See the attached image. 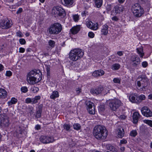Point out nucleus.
<instances>
[{
	"instance_id": "obj_1",
	"label": "nucleus",
	"mask_w": 152,
	"mask_h": 152,
	"mask_svg": "<svg viewBox=\"0 0 152 152\" xmlns=\"http://www.w3.org/2000/svg\"><path fill=\"white\" fill-rule=\"evenodd\" d=\"M26 77L28 83L29 84L34 85L41 80L42 75L40 70L34 69L28 72Z\"/></svg>"
},
{
	"instance_id": "obj_2",
	"label": "nucleus",
	"mask_w": 152,
	"mask_h": 152,
	"mask_svg": "<svg viewBox=\"0 0 152 152\" xmlns=\"http://www.w3.org/2000/svg\"><path fill=\"white\" fill-rule=\"evenodd\" d=\"M93 134L96 139L99 140H103L107 137L108 131L104 126L97 125L94 128Z\"/></svg>"
},
{
	"instance_id": "obj_3",
	"label": "nucleus",
	"mask_w": 152,
	"mask_h": 152,
	"mask_svg": "<svg viewBox=\"0 0 152 152\" xmlns=\"http://www.w3.org/2000/svg\"><path fill=\"white\" fill-rule=\"evenodd\" d=\"M84 54V52L81 49H75L69 52V58L70 60L75 61L82 57Z\"/></svg>"
},
{
	"instance_id": "obj_4",
	"label": "nucleus",
	"mask_w": 152,
	"mask_h": 152,
	"mask_svg": "<svg viewBox=\"0 0 152 152\" xmlns=\"http://www.w3.org/2000/svg\"><path fill=\"white\" fill-rule=\"evenodd\" d=\"M62 27L61 24L58 23H55L51 25L48 29L47 31L51 34L56 35L61 32Z\"/></svg>"
},
{
	"instance_id": "obj_5",
	"label": "nucleus",
	"mask_w": 152,
	"mask_h": 152,
	"mask_svg": "<svg viewBox=\"0 0 152 152\" xmlns=\"http://www.w3.org/2000/svg\"><path fill=\"white\" fill-rule=\"evenodd\" d=\"M132 10L134 15L138 18L141 16L144 13L143 9L138 3H136L132 6Z\"/></svg>"
},
{
	"instance_id": "obj_6",
	"label": "nucleus",
	"mask_w": 152,
	"mask_h": 152,
	"mask_svg": "<svg viewBox=\"0 0 152 152\" xmlns=\"http://www.w3.org/2000/svg\"><path fill=\"white\" fill-rule=\"evenodd\" d=\"M137 80H139L137 81V85L139 87H141V89L143 90L145 89L148 84L149 82L148 78L145 76L141 75L139 76Z\"/></svg>"
},
{
	"instance_id": "obj_7",
	"label": "nucleus",
	"mask_w": 152,
	"mask_h": 152,
	"mask_svg": "<svg viewBox=\"0 0 152 152\" xmlns=\"http://www.w3.org/2000/svg\"><path fill=\"white\" fill-rule=\"evenodd\" d=\"M10 124L9 117L5 114L0 115V125L2 127H8Z\"/></svg>"
},
{
	"instance_id": "obj_8",
	"label": "nucleus",
	"mask_w": 152,
	"mask_h": 152,
	"mask_svg": "<svg viewBox=\"0 0 152 152\" xmlns=\"http://www.w3.org/2000/svg\"><path fill=\"white\" fill-rule=\"evenodd\" d=\"M52 13L54 15L55 17L58 16L63 18L66 15V12L64 10L62 7H57L53 9Z\"/></svg>"
},
{
	"instance_id": "obj_9",
	"label": "nucleus",
	"mask_w": 152,
	"mask_h": 152,
	"mask_svg": "<svg viewBox=\"0 0 152 152\" xmlns=\"http://www.w3.org/2000/svg\"><path fill=\"white\" fill-rule=\"evenodd\" d=\"M121 102L118 99H114L110 100L109 103V106L110 109L113 110H116L121 105Z\"/></svg>"
},
{
	"instance_id": "obj_10",
	"label": "nucleus",
	"mask_w": 152,
	"mask_h": 152,
	"mask_svg": "<svg viewBox=\"0 0 152 152\" xmlns=\"http://www.w3.org/2000/svg\"><path fill=\"white\" fill-rule=\"evenodd\" d=\"M12 25V21L7 18L2 19L0 22V27L2 29H7L11 27Z\"/></svg>"
},
{
	"instance_id": "obj_11",
	"label": "nucleus",
	"mask_w": 152,
	"mask_h": 152,
	"mask_svg": "<svg viewBox=\"0 0 152 152\" xmlns=\"http://www.w3.org/2000/svg\"><path fill=\"white\" fill-rule=\"evenodd\" d=\"M87 108L89 113L91 114H94L95 113V107L94 104L90 101H87L86 102Z\"/></svg>"
},
{
	"instance_id": "obj_12",
	"label": "nucleus",
	"mask_w": 152,
	"mask_h": 152,
	"mask_svg": "<svg viewBox=\"0 0 152 152\" xmlns=\"http://www.w3.org/2000/svg\"><path fill=\"white\" fill-rule=\"evenodd\" d=\"M41 142L44 144H47L52 142L54 141L53 137H52L42 136L40 138Z\"/></svg>"
},
{
	"instance_id": "obj_13",
	"label": "nucleus",
	"mask_w": 152,
	"mask_h": 152,
	"mask_svg": "<svg viewBox=\"0 0 152 152\" xmlns=\"http://www.w3.org/2000/svg\"><path fill=\"white\" fill-rule=\"evenodd\" d=\"M141 111L142 114L146 117H150L152 116V112L147 107H142Z\"/></svg>"
},
{
	"instance_id": "obj_14",
	"label": "nucleus",
	"mask_w": 152,
	"mask_h": 152,
	"mask_svg": "<svg viewBox=\"0 0 152 152\" xmlns=\"http://www.w3.org/2000/svg\"><path fill=\"white\" fill-rule=\"evenodd\" d=\"M41 97L40 96H36L34 98H28L25 100V102L26 103H31L32 104L37 103L38 101L40 99Z\"/></svg>"
},
{
	"instance_id": "obj_15",
	"label": "nucleus",
	"mask_w": 152,
	"mask_h": 152,
	"mask_svg": "<svg viewBox=\"0 0 152 152\" xmlns=\"http://www.w3.org/2000/svg\"><path fill=\"white\" fill-rule=\"evenodd\" d=\"M87 26L89 28L93 30H96L98 29V24L97 23H93L92 21L87 22Z\"/></svg>"
},
{
	"instance_id": "obj_16",
	"label": "nucleus",
	"mask_w": 152,
	"mask_h": 152,
	"mask_svg": "<svg viewBox=\"0 0 152 152\" xmlns=\"http://www.w3.org/2000/svg\"><path fill=\"white\" fill-rule=\"evenodd\" d=\"M102 87H98L95 88L91 89L90 92L93 94L97 95L102 94Z\"/></svg>"
},
{
	"instance_id": "obj_17",
	"label": "nucleus",
	"mask_w": 152,
	"mask_h": 152,
	"mask_svg": "<svg viewBox=\"0 0 152 152\" xmlns=\"http://www.w3.org/2000/svg\"><path fill=\"white\" fill-rule=\"evenodd\" d=\"M129 101L133 103H136L138 104L137 95L136 94H131L129 97Z\"/></svg>"
},
{
	"instance_id": "obj_18",
	"label": "nucleus",
	"mask_w": 152,
	"mask_h": 152,
	"mask_svg": "<svg viewBox=\"0 0 152 152\" xmlns=\"http://www.w3.org/2000/svg\"><path fill=\"white\" fill-rule=\"evenodd\" d=\"M124 10L123 7L120 5L118 4L116 5L114 7V11L116 13H120L122 12Z\"/></svg>"
},
{
	"instance_id": "obj_19",
	"label": "nucleus",
	"mask_w": 152,
	"mask_h": 152,
	"mask_svg": "<svg viewBox=\"0 0 152 152\" xmlns=\"http://www.w3.org/2000/svg\"><path fill=\"white\" fill-rule=\"evenodd\" d=\"M104 74V71L101 69L95 70L92 73V75L95 77L100 76L103 75Z\"/></svg>"
},
{
	"instance_id": "obj_20",
	"label": "nucleus",
	"mask_w": 152,
	"mask_h": 152,
	"mask_svg": "<svg viewBox=\"0 0 152 152\" xmlns=\"http://www.w3.org/2000/svg\"><path fill=\"white\" fill-rule=\"evenodd\" d=\"M131 60L134 65H137L140 63V60L137 56H132Z\"/></svg>"
},
{
	"instance_id": "obj_21",
	"label": "nucleus",
	"mask_w": 152,
	"mask_h": 152,
	"mask_svg": "<svg viewBox=\"0 0 152 152\" xmlns=\"http://www.w3.org/2000/svg\"><path fill=\"white\" fill-rule=\"evenodd\" d=\"M80 30V26L77 25L72 27L70 29V31L72 34H77Z\"/></svg>"
},
{
	"instance_id": "obj_22",
	"label": "nucleus",
	"mask_w": 152,
	"mask_h": 152,
	"mask_svg": "<svg viewBox=\"0 0 152 152\" xmlns=\"http://www.w3.org/2000/svg\"><path fill=\"white\" fill-rule=\"evenodd\" d=\"M42 105L41 104L39 106L37 109V112L35 115V117L38 118L40 117L41 113L42 111Z\"/></svg>"
},
{
	"instance_id": "obj_23",
	"label": "nucleus",
	"mask_w": 152,
	"mask_h": 152,
	"mask_svg": "<svg viewBox=\"0 0 152 152\" xmlns=\"http://www.w3.org/2000/svg\"><path fill=\"white\" fill-rule=\"evenodd\" d=\"M108 26L107 24H105L102 26L101 29V34L104 35H106L108 32Z\"/></svg>"
},
{
	"instance_id": "obj_24",
	"label": "nucleus",
	"mask_w": 152,
	"mask_h": 152,
	"mask_svg": "<svg viewBox=\"0 0 152 152\" xmlns=\"http://www.w3.org/2000/svg\"><path fill=\"white\" fill-rule=\"evenodd\" d=\"M140 117V115L138 112H135L133 113V123L136 124L138 121V119Z\"/></svg>"
},
{
	"instance_id": "obj_25",
	"label": "nucleus",
	"mask_w": 152,
	"mask_h": 152,
	"mask_svg": "<svg viewBox=\"0 0 152 152\" xmlns=\"http://www.w3.org/2000/svg\"><path fill=\"white\" fill-rule=\"evenodd\" d=\"M118 137L120 138H122L124 136V129L122 128H119L118 130Z\"/></svg>"
},
{
	"instance_id": "obj_26",
	"label": "nucleus",
	"mask_w": 152,
	"mask_h": 152,
	"mask_svg": "<svg viewBox=\"0 0 152 152\" xmlns=\"http://www.w3.org/2000/svg\"><path fill=\"white\" fill-rule=\"evenodd\" d=\"M7 94L6 91L4 89L0 88V98H4Z\"/></svg>"
},
{
	"instance_id": "obj_27",
	"label": "nucleus",
	"mask_w": 152,
	"mask_h": 152,
	"mask_svg": "<svg viewBox=\"0 0 152 152\" xmlns=\"http://www.w3.org/2000/svg\"><path fill=\"white\" fill-rule=\"evenodd\" d=\"M61 1H63L64 4L67 6H72L74 3V0H61Z\"/></svg>"
},
{
	"instance_id": "obj_28",
	"label": "nucleus",
	"mask_w": 152,
	"mask_h": 152,
	"mask_svg": "<svg viewBox=\"0 0 152 152\" xmlns=\"http://www.w3.org/2000/svg\"><path fill=\"white\" fill-rule=\"evenodd\" d=\"M137 52L138 53L140 57L141 58H142L144 55L143 47H141L140 48H137Z\"/></svg>"
},
{
	"instance_id": "obj_29",
	"label": "nucleus",
	"mask_w": 152,
	"mask_h": 152,
	"mask_svg": "<svg viewBox=\"0 0 152 152\" xmlns=\"http://www.w3.org/2000/svg\"><path fill=\"white\" fill-rule=\"evenodd\" d=\"M59 94L58 91H53L50 96V98L51 99H54L59 96Z\"/></svg>"
},
{
	"instance_id": "obj_30",
	"label": "nucleus",
	"mask_w": 152,
	"mask_h": 152,
	"mask_svg": "<svg viewBox=\"0 0 152 152\" xmlns=\"http://www.w3.org/2000/svg\"><path fill=\"white\" fill-rule=\"evenodd\" d=\"M106 148L107 150L113 152H115L117 151V149L110 145H107Z\"/></svg>"
},
{
	"instance_id": "obj_31",
	"label": "nucleus",
	"mask_w": 152,
	"mask_h": 152,
	"mask_svg": "<svg viewBox=\"0 0 152 152\" xmlns=\"http://www.w3.org/2000/svg\"><path fill=\"white\" fill-rule=\"evenodd\" d=\"M96 5L97 8L100 7L102 5V0H94Z\"/></svg>"
},
{
	"instance_id": "obj_32",
	"label": "nucleus",
	"mask_w": 152,
	"mask_h": 152,
	"mask_svg": "<svg viewBox=\"0 0 152 152\" xmlns=\"http://www.w3.org/2000/svg\"><path fill=\"white\" fill-rule=\"evenodd\" d=\"M145 96L143 94H141L139 96H137L138 104L141 102L142 100H145Z\"/></svg>"
},
{
	"instance_id": "obj_33",
	"label": "nucleus",
	"mask_w": 152,
	"mask_h": 152,
	"mask_svg": "<svg viewBox=\"0 0 152 152\" xmlns=\"http://www.w3.org/2000/svg\"><path fill=\"white\" fill-rule=\"evenodd\" d=\"M109 92V88L107 87H102V94L103 95H105Z\"/></svg>"
},
{
	"instance_id": "obj_34",
	"label": "nucleus",
	"mask_w": 152,
	"mask_h": 152,
	"mask_svg": "<svg viewBox=\"0 0 152 152\" xmlns=\"http://www.w3.org/2000/svg\"><path fill=\"white\" fill-rule=\"evenodd\" d=\"M17 100L15 98H12L10 101L8 102V104L10 105L12 104H15L17 102Z\"/></svg>"
},
{
	"instance_id": "obj_35",
	"label": "nucleus",
	"mask_w": 152,
	"mask_h": 152,
	"mask_svg": "<svg viewBox=\"0 0 152 152\" xmlns=\"http://www.w3.org/2000/svg\"><path fill=\"white\" fill-rule=\"evenodd\" d=\"M73 19L75 22H77L79 20V16L77 14L73 15Z\"/></svg>"
},
{
	"instance_id": "obj_36",
	"label": "nucleus",
	"mask_w": 152,
	"mask_h": 152,
	"mask_svg": "<svg viewBox=\"0 0 152 152\" xmlns=\"http://www.w3.org/2000/svg\"><path fill=\"white\" fill-rule=\"evenodd\" d=\"M55 42L52 40H50L48 42V44L52 48H53L55 45Z\"/></svg>"
},
{
	"instance_id": "obj_37",
	"label": "nucleus",
	"mask_w": 152,
	"mask_h": 152,
	"mask_svg": "<svg viewBox=\"0 0 152 152\" xmlns=\"http://www.w3.org/2000/svg\"><path fill=\"white\" fill-rule=\"evenodd\" d=\"M144 123L148 124L150 126L152 127V121L148 120H145L143 121Z\"/></svg>"
},
{
	"instance_id": "obj_38",
	"label": "nucleus",
	"mask_w": 152,
	"mask_h": 152,
	"mask_svg": "<svg viewBox=\"0 0 152 152\" xmlns=\"http://www.w3.org/2000/svg\"><path fill=\"white\" fill-rule=\"evenodd\" d=\"M23 129H22L20 127H19L16 130L17 133L18 134H22L23 132Z\"/></svg>"
},
{
	"instance_id": "obj_39",
	"label": "nucleus",
	"mask_w": 152,
	"mask_h": 152,
	"mask_svg": "<svg viewBox=\"0 0 152 152\" xmlns=\"http://www.w3.org/2000/svg\"><path fill=\"white\" fill-rule=\"evenodd\" d=\"M73 127L74 129L77 130H79L80 128V124H75L73 125Z\"/></svg>"
},
{
	"instance_id": "obj_40",
	"label": "nucleus",
	"mask_w": 152,
	"mask_h": 152,
	"mask_svg": "<svg viewBox=\"0 0 152 152\" xmlns=\"http://www.w3.org/2000/svg\"><path fill=\"white\" fill-rule=\"evenodd\" d=\"M137 134V133L136 130H132L130 133V136L133 137H135Z\"/></svg>"
},
{
	"instance_id": "obj_41",
	"label": "nucleus",
	"mask_w": 152,
	"mask_h": 152,
	"mask_svg": "<svg viewBox=\"0 0 152 152\" xmlns=\"http://www.w3.org/2000/svg\"><path fill=\"white\" fill-rule=\"evenodd\" d=\"M121 79L118 78H114L113 81L115 83L120 84L121 82Z\"/></svg>"
},
{
	"instance_id": "obj_42",
	"label": "nucleus",
	"mask_w": 152,
	"mask_h": 152,
	"mask_svg": "<svg viewBox=\"0 0 152 152\" xmlns=\"http://www.w3.org/2000/svg\"><path fill=\"white\" fill-rule=\"evenodd\" d=\"M31 90L34 93H37L39 89L37 87L34 86L32 88Z\"/></svg>"
},
{
	"instance_id": "obj_43",
	"label": "nucleus",
	"mask_w": 152,
	"mask_h": 152,
	"mask_svg": "<svg viewBox=\"0 0 152 152\" xmlns=\"http://www.w3.org/2000/svg\"><path fill=\"white\" fill-rule=\"evenodd\" d=\"M63 127L64 129H65L67 131H69L70 128L69 125L68 124H64L63 125Z\"/></svg>"
},
{
	"instance_id": "obj_44",
	"label": "nucleus",
	"mask_w": 152,
	"mask_h": 152,
	"mask_svg": "<svg viewBox=\"0 0 152 152\" xmlns=\"http://www.w3.org/2000/svg\"><path fill=\"white\" fill-rule=\"evenodd\" d=\"M21 91L23 93H26L28 91V88L26 87H23L21 88Z\"/></svg>"
},
{
	"instance_id": "obj_45",
	"label": "nucleus",
	"mask_w": 152,
	"mask_h": 152,
	"mask_svg": "<svg viewBox=\"0 0 152 152\" xmlns=\"http://www.w3.org/2000/svg\"><path fill=\"white\" fill-rule=\"evenodd\" d=\"M82 91L81 88H78L76 89V93L77 94H79Z\"/></svg>"
},
{
	"instance_id": "obj_46",
	"label": "nucleus",
	"mask_w": 152,
	"mask_h": 152,
	"mask_svg": "<svg viewBox=\"0 0 152 152\" xmlns=\"http://www.w3.org/2000/svg\"><path fill=\"white\" fill-rule=\"evenodd\" d=\"M20 43L21 45L25 44L26 43L25 40L24 39H20L19 40Z\"/></svg>"
},
{
	"instance_id": "obj_47",
	"label": "nucleus",
	"mask_w": 152,
	"mask_h": 152,
	"mask_svg": "<svg viewBox=\"0 0 152 152\" xmlns=\"http://www.w3.org/2000/svg\"><path fill=\"white\" fill-rule=\"evenodd\" d=\"M88 37L91 38H93L94 36V34L92 32H90L88 33Z\"/></svg>"
},
{
	"instance_id": "obj_48",
	"label": "nucleus",
	"mask_w": 152,
	"mask_h": 152,
	"mask_svg": "<svg viewBox=\"0 0 152 152\" xmlns=\"http://www.w3.org/2000/svg\"><path fill=\"white\" fill-rule=\"evenodd\" d=\"M12 72L10 71H7L6 73V75L7 76L10 77L12 75Z\"/></svg>"
},
{
	"instance_id": "obj_49",
	"label": "nucleus",
	"mask_w": 152,
	"mask_h": 152,
	"mask_svg": "<svg viewBox=\"0 0 152 152\" xmlns=\"http://www.w3.org/2000/svg\"><path fill=\"white\" fill-rule=\"evenodd\" d=\"M47 74L48 77H49L50 76V68L48 67H47Z\"/></svg>"
},
{
	"instance_id": "obj_50",
	"label": "nucleus",
	"mask_w": 152,
	"mask_h": 152,
	"mask_svg": "<svg viewBox=\"0 0 152 152\" xmlns=\"http://www.w3.org/2000/svg\"><path fill=\"white\" fill-rule=\"evenodd\" d=\"M127 141L124 139H123L120 141L121 144H125L127 143Z\"/></svg>"
},
{
	"instance_id": "obj_51",
	"label": "nucleus",
	"mask_w": 152,
	"mask_h": 152,
	"mask_svg": "<svg viewBox=\"0 0 152 152\" xmlns=\"http://www.w3.org/2000/svg\"><path fill=\"white\" fill-rule=\"evenodd\" d=\"M19 50V52L21 53H23L25 51V49L23 48H20Z\"/></svg>"
},
{
	"instance_id": "obj_52",
	"label": "nucleus",
	"mask_w": 152,
	"mask_h": 152,
	"mask_svg": "<svg viewBox=\"0 0 152 152\" xmlns=\"http://www.w3.org/2000/svg\"><path fill=\"white\" fill-rule=\"evenodd\" d=\"M142 66H147L148 65V63L146 61H144L142 62Z\"/></svg>"
},
{
	"instance_id": "obj_53",
	"label": "nucleus",
	"mask_w": 152,
	"mask_h": 152,
	"mask_svg": "<svg viewBox=\"0 0 152 152\" xmlns=\"http://www.w3.org/2000/svg\"><path fill=\"white\" fill-rule=\"evenodd\" d=\"M22 11H23V9H22V8H20L18 9V10L17 11V12H16V13L17 14L20 13H21L22 12Z\"/></svg>"
},
{
	"instance_id": "obj_54",
	"label": "nucleus",
	"mask_w": 152,
	"mask_h": 152,
	"mask_svg": "<svg viewBox=\"0 0 152 152\" xmlns=\"http://www.w3.org/2000/svg\"><path fill=\"white\" fill-rule=\"evenodd\" d=\"M17 36H19L20 37H22V33L20 31L17 32Z\"/></svg>"
},
{
	"instance_id": "obj_55",
	"label": "nucleus",
	"mask_w": 152,
	"mask_h": 152,
	"mask_svg": "<svg viewBox=\"0 0 152 152\" xmlns=\"http://www.w3.org/2000/svg\"><path fill=\"white\" fill-rule=\"evenodd\" d=\"M35 128L37 130L40 129H41L40 126L39 125H37L35 127Z\"/></svg>"
},
{
	"instance_id": "obj_56",
	"label": "nucleus",
	"mask_w": 152,
	"mask_h": 152,
	"mask_svg": "<svg viewBox=\"0 0 152 152\" xmlns=\"http://www.w3.org/2000/svg\"><path fill=\"white\" fill-rule=\"evenodd\" d=\"M112 20L115 21H117L118 20V18L116 16H114L112 18Z\"/></svg>"
},
{
	"instance_id": "obj_57",
	"label": "nucleus",
	"mask_w": 152,
	"mask_h": 152,
	"mask_svg": "<svg viewBox=\"0 0 152 152\" xmlns=\"http://www.w3.org/2000/svg\"><path fill=\"white\" fill-rule=\"evenodd\" d=\"M87 13V12L86 11H84L82 13V15L83 17L85 16H86V14Z\"/></svg>"
},
{
	"instance_id": "obj_58",
	"label": "nucleus",
	"mask_w": 152,
	"mask_h": 152,
	"mask_svg": "<svg viewBox=\"0 0 152 152\" xmlns=\"http://www.w3.org/2000/svg\"><path fill=\"white\" fill-rule=\"evenodd\" d=\"M119 67H112L111 68L113 70H117L119 69Z\"/></svg>"
},
{
	"instance_id": "obj_59",
	"label": "nucleus",
	"mask_w": 152,
	"mask_h": 152,
	"mask_svg": "<svg viewBox=\"0 0 152 152\" xmlns=\"http://www.w3.org/2000/svg\"><path fill=\"white\" fill-rule=\"evenodd\" d=\"M117 54L119 56H121L123 55L121 51H119L117 52Z\"/></svg>"
},
{
	"instance_id": "obj_60",
	"label": "nucleus",
	"mask_w": 152,
	"mask_h": 152,
	"mask_svg": "<svg viewBox=\"0 0 152 152\" xmlns=\"http://www.w3.org/2000/svg\"><path fill=\"white\" fill-rule=\"evenodd\" d=\"M120 118L121 119H125L126 117L124 115H121L120 116Z\"/></svg>"
},
{
	"instance_id": "obj_61",
	"label": "nucleus",
	"mask_w": 152,
	"mask_h": 152,
	"mask_svg": "<svg viewBox=\"0 0 152 152\" xmlns=\"http://www.w3.org/2000/svg\"><path fill=\"white\" fill-rule=\"evenodd\" d=\"M125 0H118V2L121 4L124 3Z\"/></svg>"
},
{
	"instance_id": "obj_62",
	"label": "nucleus",
	"mask_w": 152,
	"mask_h": 152,
	"mask_svg": "<svg viewBox=\"0 0 152 152\" xmlns=\"http://www.w3.org/2000/svg\"><path fill=\"white\" fill-rule=\"evenodd\" d=\"M120 65L118 64H115L113 66H120Z\"/></svg>"
},
{
	"instance_id": "obj_63",
	"label": "nucleus",
	"mask_w": 152,
	"mask_h": 152,
	"mask_svg": "<svg viewBox=\"0 0 152 152\" xmlns=\"http://www.w3.org/2000/svg\"><path fill=\"white\" fill-rule=\"evenodd\" d=\"M148 98L149 99H152V94H151L148 96Z\"/></svg>"
},
{
	"instance_id": "obj_64",
	"label": "nucleus",
	"mask_w": 152,
	"mask_h": 152,
	"mask_svg": "<svg viewBox=\"0 0 152 152\" xmlns=\"http://www.w3.org/2000/svg\"><path fill=\"white\" fill-rule=\"evenodd\" d=\"M120 149L121 151H124L125 150V148L124 147H121Z\"/></svg>"
}]
</instances>
